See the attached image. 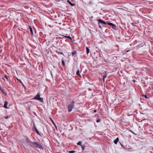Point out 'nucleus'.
Here are the masks:
<instances>
[{
    "label": "nucleus",
    "mask_w": 153,
    "mask_h": 153,
    "mask_svg": "<svg viewBox=\"0 0 153 153\" xmlns=\"http://www.w3.org/2000/svg\"><path fill=\"white\" fill-rule=\"evenodd\" d=\"M29 144L33 149L39 148L40 149H42L41 145L40 143L36 142H29Z\"/></svg>",
    "instance_id": "f257e3e1"
},
{
    "label": "nucleus",
    "mask_w": 153,
    "mask_h": 153,
    "mask_svg": "<svg viewBox=\"0 0 153 153\" xmlns=\"http://www.w3.org/2000/svg\"><path fill=\"white\" fill-rule=\"evenodd\" d=\"M75 102L74 101H73L68 105V112H71L72 109L74 108Z\"/></svg>",
    "instance_id": "f03ea898"
},
{
    "label": "nucleus",
    "mask_w": 153,
    "mask_h": 153,
    "mask_svg": "<svg viewBox=\"0 0 153 153\" xmlns=\"http://www.w3.org/2000/svg\"><path fill=\"white\" fill-rule=\"evenodd\" d=\"M33 99L38 100L40 102H43V99L40 97V95L39 93L34 97Z\"/></svg>",
    "instance_id": "7ed1b4c3"
},
{
    "label": "nucleus",
    "mask_w": 153,
    "mask_h": 153,
    "mask_svg": "<svg viewBox=\"0 0 153 153\" xmlns=\"http://www.w3.org/2000/svg\"><path fill=\"white\" fill-rule=\"evenodd\" d=\"M96 20L99 22L98 24H99L100 23L101 24H103L105 25H106L107 24V22H105L103 21L102 20L100 19H97Z\"/></svg>",
    "instance_id": "20e7f679"
},
{
    "label": "nucleus",
    "mask_w": 153,
    "mask_h": 153,
    "mask_svg": "<svg viewBox=\"0 0 153 153\" xmlns=\"http://www.w3.org/2000/svg\"><path fill=\"white\" fill-rule=\"evenodd\" d=\"M32 122L34 127L33 130L35 131L37 134L40 135L39 133V131L37 129L36 127L35 126V124L34 122L33 121Z\"/></svg>",
    "instance_id": "39448f33"
},
{
    "label": "nucleus",
    "mask_w": 153,
    "mask_h": 153,
    "mask_svg": "<svg viewBox=\"0 0 153 153\" xmlns=\"http://www.w3.org/2000/svg\"><path fill=\"white\" fill-rule=\"evenodd\" d=\"M107 24H108L111 26L113 28H114V27H116V26H115V25L114 24H113V23H111L107 22Z\"/></svg>",
    "instance_id": "423d86ee"
},
{
    "label": "nucleus",
    "mask_w": 153,
    "mask_h": 153,
    "mask_svg": "<svg viewBox=\"0 0 153 153\" xmlns=\"http://www.w3.org/2000/svg\"><path fill=\"white\" fill-rule=\"evenodd\" d=\"M72 55L73 56H77V52L76 51H73L71 53Z\"/></svg>",
    "instance_id": "0eeeda50"
},
{
    "label": "nucleus",
    "mask_w": 153,
    "mask_h": 153,
    "mask_svg": "<svg viewBox=\"0 0 153 153\" xmlns=\"http://www.w3.org/2000/svg\"><path fill=\"white\" fill-rule=\"evenodd\" d=\"M0 90L1 91V92L4 94H6L5 91H4V88H2L0 86Z\"/></svg>",
    "instance_id": "6e6552de"
},
{
    "label": "nucleus",
    "mask_w": 153,
    "mask_h": 153,
    "mask_svg": "<svg viewBox=\"0 0 153 153\" xmlns=\"http://www.w3.org/2000/svg\"><path fill=\"white\" fill-rule=\"evenodd\" d=\"M8 102L7 101H5L4 102V107L5 108H8L7 106V105L8 104Z\"/></svg>",
    "instance_id": "1a4fd4ad"
},
{
    "label": "nucleus",
    "mask_w": 153,
    "mask_h": 153,
    "mask_svg": "<svg viewBox=\"0 0 153 153\" xmlns=\"http://www.w3.org/2000/svg\"><path fill=\"white\" fill-rule=\"evenodd\" d=\"M62 36H63V38H67L69 39L70 40H71L72 41V39L71 38L70 36H67L63 35Z\"/></svg>",
    "instance_id": "9d476101"
},
{
    "label": "nucleus",
    "mask_w": 153,
    "mask_h": 153,
    "mask_svg": "<svg viewBox=\"0 0 153 153\" xmlns=\"http://www.w3.org/2000/svg\"><path fill=\"white\" fill-rule=\"evenodd\" d=\"M119 138L118 137H117L116 138V139L114 141V142L115 144H117V142L119 141Z\"/></svg>",
    "instance_id": "9b49d317"
},
{
    "label": "nucleus",
    "mask_w": 153,
    "mask_h": 153,
    "mask_svg": "<svg viewBox=\"0 0 153 153\" xmlns=\"http://www.w3.org/2000/svg\"><path fill=\"white\" fill-rule=\"evenodd\" d=\"M67 2H68L71 6H73L75 5V4L74 3H71L69 0H68L67 1Z\"/></svg>",
    "instance_id": "f8f14e48"
},
{
    "label": "nucleus",
    "mask_w": 153,
    "mask_h": 153,
    "mask_svg": "<svg viewBox=\"0 0 153 153\" xmlns=\"http://www.w3.org/2000/svg\"><path fill=\"white\" fill-rule=\"evenodd\" d=\"M86 49L87 54H88L89 52V49L87 47H86Z\"/></svg>",
    "instance_id": "ddd939ff"
},
{
    "label": "nucleus",
    "mask_w": 153,
    "mask_h": 153,
    "mask_svg": "<svg viewBox=\"0 0 153 153\" xmlns=\"http://www.w3.org/2000/svg\"><path fill=\"white\" fill-rule=\"evenodd\" d=\"M29 27H30V32L31 33V34L32 35H33V30H32V28L30 26H29Z\"/></svg>",
    "instance_id": "4468645a"
},
{
    "label": "nucleus",
    "mask_w": 153,
    "mask_h": 153,
    "mask_svg": "<svg viewBox=\"0 0 153 153\" xmlns=\"http://www.w3.org/2000/svg\"><path fill=\"white\" fill-rule=\"evenodd\" d=\"M76 74L79 76H80L81 77L80 74H79V70H78L76 72Z\"/></svg>",
    "instance_id": "2eb2a0df"
},
{
    "label": "nucleus",
    "mask_w": 153,
    "mask_h": 153,
    "mask_svg": "<svg viewBox=\"0 0 153 153\" xmlns=\"http://www.w3.org/2000/svg\"><path fill=\"white\" fill-rule=\"evenodd\" d=\"M4 77H5L6 79L8 81V77H9V76H7L6 75H5L4 76Z\"/></svg>",
    "instance_id": "dca6fc26"
},
{
    "label": "nucleus",
    "mask_w": 153,
    "mask_h": 153,
    "mask_svg": "<svg viewBox=\"0 0 153 153\" xmlns=\"http://www.w3.org/2000/svg\"><path fill=\"white\" fill-rule=\"evenodd\" d=\"M81 144H82V142H80V141H79V142H78L77 143V145H80V146H82V145H81Z\"/></svg>",
    "instance_id": "f3484780"
},
{
    "label": "nucleus",
    "mask_w": 153,
    "mask_h": 153,
    "mask_svg": "<svg viewBox=\"0 0 153 153\" xmlns=\"http://www.w3.org/2000/svg\"><path fill=\"white\" fill-rule=\"evenodd\" d=\"M57 53L63 55V53L62 52H60V51H59L58 52H57Z\"/></svg>",
    "instance_id": "a211bd4d"
},
{
    "label": "nucleus",
    "mask_w": 153,
    "mask_h": 153,
    "mask_svg": "<svg viewBox=\"0 0 153 153\" xmlns=\"http://www.w3.org/2000/svg\"><path fill=\"white\" fill-rule=\"evenodd\" d=\"M62 64L63 65H65V63L63 60H62Z\"/></svg>",
    "instance_id": "6ab92c4d"
},
{
    "label": "nucleus",
    "mask_w": 153,
    "mask_h": 153,
    "mask_svg": "<svg viewBox=\"0 0 153 153\" xmlns=\"http://www.w3.org/2000/svg\"><path fill=\"white\" fill-rule=\"evenodd\" d=\"M75 152V151H71L69 152V153H74Z\"/></svg>",
    "instance_id": "aec40b11"
},
{
    "label": "nucleus",
    "mask_w": 153,
    "mask_h": 153,
    "mask_svg": "<svg viewBox=\"0 0 153 153\" xmlns=\"http://www.w3.org/2000/svg\"><path fill=\"white\" fill-rule=\"evenodd\" d=\"M81 147L82 148V151H84V149H85V147L84 146H81Z\"/></svg>",
    "instance_id": "412c9836"
},
{
    "label": "nucleus",
    "mask_w": 153,
    "mask_h": 153,
    "mask_svg": "<svg viewBox=\"0 0 153 153\" xmlns=\"http://www.w3.org/2000/svg\"><path fill=\"white\" fill-rule=\"evenodd\" d=\"M107 77V75L106 74H105L103 76V78H105Z\"/></svg>",
    "instance_id": "4be33fe9"
},
{
    "label": "nucleus",
    "mask_w": 153,
    "mask_h": 153,
    "mask_svg": "<svg viewBox=\"0 0 153 153\" xmlns=\"http://www.w3.org/2000/svg\"><path fill=\"white\" fill-rule=\"evenodd\" d=\"M100 119H98L97 120H96V122L97 123H98L99 122H100Z\"/></svg>",
    "instance_id": "5701e85b"
},
{
    "label": "nucleus",
    "mask_w": 153,
    "mask_h": 153,
    "mask_svg": "<svg viewBox=\"0 0 153 153\" xmlns=\"http://www.w3.org/2000/svg\"><path fill=\"white\" fill-rule=\"evenodd\" d=\"M20 82L22 84V86H23V87H24V88H25V86L24 85L23 83L22 82V81H20Z\"/></svg>",
    "instance_id": "b1692460"
},
{
    "label": "nucleus",
    "mask_w": 153,
    "mask_h": 153,
    "mask_svg": "<svg viewBox=\"0 0 153 153\" xmlns=\"http://www.w3.org/2000/svg\"><path fill=\"white\" fill-rule=\"evenodd\" d=\"M98 26H99V27L100 28V29H101L102 28V27L100 25V24H98Z\"/></svg>",
    "instance_id": "393cba45"
},
{
    "label": "nucleus",
    "mask_w": 153,
    "mask_h": 153,
    "mask_svg": "<svg viewBox=\"0 0 153 153\" xmlns=\"http://www.w3.org/2000/svg\"><path fill=\"white\" fill-rule=\"evenodd\" d=\"M144 97L146 98V99H148L149 98L146 96V95H145L144 96Z\"/></svg>",
    "instance_id": "a878e982"
},
{
    "label": "nucleus",
    "mask_w": 153,
    "mask_h": 153,
    "mask_svg": "<svg viewBox=\"0 0 153 153\" xmlns=\"http://www.w3.org/2000/svg\"><path fill=\"white\" fill-rule=\"evenodd\" d=\"M4 118H5V119H7L9 118V117H8V116H7V117H4Z\"/></svg>",
    "instance_id": "bb28decb"
},
{
    "label": "nucleus",
    "mask_w": 153,
    "mask_h": 153,
    "mask_svg": "<svg viewBox=\"0 0 153 153\" xmlns=\"http://www.w3.org/2000/svg\"><path fill=\"white\" fill-rule=\"evenodd\" d=\"M16 79H17L19 81H20H20H21L20 80V79H18V78H17Z\"/></svg>",
    "instance_id": "cd10ccee"
},
{
    "label": "nucleus",
    "mask_w": 153,
    "mask_h": 153,
    "mask_svg": "<svg viewBox=\"0 0 153 153\" xmlns=\"http://www.w3.org/2000/svg\"><path fill=\"white\" fill-rule=\"evenodd\" d=\"M97 112V111H96V110H95L94 111V113H95V112Z\"/></svg>",
    "instance_id": "c85d7f7f"
},
{
    "label": "nucleus",
    "mask_w": 153,
    "mask_h": 153,
    "mask_svg": "<svg viewBox=\"0 0 153 153\" xmlns=\"http://www.w3.org/2000/svg\"><path fill=\"white\" fill-rule=\"evenodd\" d=\"M105 78H103V80L104 82H105Z\"/></svg>",
    "instance_id": "c756f323"
},
{
    "label": "nucleus",
    "mask_w": 153,
    "mask_h": 153,
    "mask_svg": "<svg viewBox=\"0 0 153 153\" xmlns=\"http://www.w3.org/2000/svg\"><path fill=\"white\" fill-rule=\"evenodd\" d=\"M145 120V119H143V120H141V122H142L143 120Z\"/></svg>",
    "instance_id": "7c9ffc66"
},
{
    "label": "nucleus",
    "mask_w": 153,
    "mask_h": 153,
    "mask_svg": "<svg viewBox=\"0 0 153 153\" xmlns=\"http://www.w3.org/2000/svg\"><path fill=\"white\" fill-rule=\"evenodd\" d=\"M132 132L133 133V134H134V133L133 132Z\"/></svg>",
    "instance_id": "2f4dec72"
},
{
    "label": "nucleus",
    "mask_w": 153,
    "mask_h": 153,
    "mask_svg": "<svg viewBox=\"0 0 153 153\" xmlns=\"http://www.w3.org/2000/svg\"><path fill=\"white\" fill-rule=\"evenodd\" d=\"M91 18H93V16H91Z\"/></svg>",
    "instance_id": "473e14b6"
},
{
    "label": "nucleus",
    "mask_w": 153,
    "mask_h": 153,
    "mask_svg": "<svg viewBox=\"0 0 153 153\" xmlns=\"http://www.w3.org/2000/svg\"><path fill=\"white\" fill-rule=\"evenodd\" d=\"M152 136H153V134H152Z\"/></svg>",
    "instance_id": "72a5a7b5"
}]
</instances>
